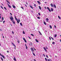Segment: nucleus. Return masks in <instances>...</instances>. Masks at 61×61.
Segmentation results:
<instances>
[{"label":"nucleus","instance_id":"6e6d98bb","mask_svg":"<svg viewBox=\"0 0 61 61\" xmlns=\"http://www.w3.org/2000/svg\"><path fill=\"white\" fill-rule=\"evenodd\" d=\"M55 44V42H52V44Z\"/></svg>","mask_w":61,"mask_h":61},{"label":"nucleus","instance_id":"f3484780","mask_svg":"<svg viewBox=\"0 0 61 61\" xmlns=\"http://www.w3.org/2000/svg\"><path fill=\"white\" fill-rule=\"evenodd\" d=\"M30 7H31V8L32 9H33V6H31V5H30Z\"/></svg>","mask_w":61,"mask_h":61},{"label":"nucleus","instance_id":"5fc2aeb1","mask_svg":"<svg viewBox=\"0 0 61 61\" xmlns=\"http://www.w3.org/2000/svg\"><path fill=\"white\" fill-rule=\"evenodd\" d=\"M49 38L50 39V40H51V38H50V37H49Z\"/></svg>","mask_w":61,"mask_h":61},{"label":"nucleus","instance_id":"c03bdc74","mask_svg":"<svg viewBox=\"0 0 61 61\" xmlns=\"http://www.w3.org/2000/svg\"><path fill=\"white\" fill-rule=\"evenodd\" d=\"M24 41H25V43H26L27 42H26V40H24Z\"/></svg>","mask_w":61,"mask_h":61},{"label":"nucleus","instance_id":"a878e982","mask_svg":"<svg viewBox=\"0 0 61 61\" xmlns=\"http://www.w3.org/2000/svg\"><path fill=\"white\" fill-rule=\"evenodd\" d=\"M4 9L6 10H7V9H6V8H5V7H4Z\"/></svg>","mask_w":61,"mask_h":61},{"label":"nucleus","instance_id":"7ed1b4c3","mask_svg":"<svg viewBox=\"0 0 61 61\" xmlns=\"http://www.w3.org/2000/svg\"><path fill=\"white\" fill-rule=\"evenodd\" d=\"M7 4L8 5V6L9 7L11 8V6L10 5H9L8 4Z\"/></svg>","mask_w":61,"mask_h":61},{"label":"nucleus","instance_id":"ea45409f","mask_svg":"<svg viewBox=\"0 0 61 61\" xmlns=\"http://www.w3.org/2000/svg\"><path fill=\"white\" fill-rule=\"evenodd\" d=\"M48 10H49V12H51V10H50V9Z\"/></svg>","mask_w":61,"mask_h":61},{"label":"nucleus","instance_id":"69168bd1","mask_svg":"<svg viewBox=\"0 0 61 61\" xmlns=\"http://www.w3.org/2000/svg\"><path fill=\"white\" fill-rule=\"evenodd\" d=\"M46 49H48V48H47V47H46Z\"/></svg>","mask_w":61,"mask_h":61},{"label":"nucleus","instance_id":"412c9836","mask_svg":"<svg viewBox=\"0 0 61 61\" xmlns=\"http://www.w3.org/2000/svg\"><path fill=\"white\" fill-rule=\"evenodd\" d=\"M17 21H19V22H20V19H18V20H17Z\"/></svg>","mask_w":61,"mask_h":61},{"label":"nucleus","instance_id":"a211bd4d","mask_svg":"<svg viewBox=\"0 0 61 61\" xmlns=\"http://www.w3.org/2000/svg\"><path fill=\"white\" fill-rule=\"evenodd\" d=\"M51 10L52 12H53V8H51Z\"/></svg>","mask_w":61,"mask_h":61},{"label":"nucleus","instance_id":"473e14b6","mask_svg":"<svg viewBox=\"0 0 61 61\" xmlns=\"http://www.w3.org/2000/svg\"><path fill=\"white\" fill-rule=\"evenodd\" d=\"M45 59L46 61H47V59L46 58H45Z\"/></svg>","mask_w":61,"mask_h":61},{"label":"nucleus","instance_id":"e2e57ef3","mask_svg":"<svg viewBox=\"0 0 61 61\" xmlns=\"http://www.w3.org/2000/svg\"><path fill=\"white\" fill-rule=\"evenodd\" d=\"M5 21H3V23H5Z\"/></svg>","mask_w":61,"mask_h":61},{"label":"nucleus","instance_id":"338daca9","mask_svg":"<svg viewBox=\"0 0 61 61\" xmlns=\"http://www.w3.org/2000/svg\"><path fill=\"white\" fill-rule=\"evenodd\" d=\"M6 2H8V1H7V0H6Z\"/></svg>","mask_w":61,"mask_h":61},{"label":"nucleus","instance_id":"dca6fc26","mask_svg":"<svg viewBox=\"0 0 61 61\" xmlns=\"http://www.w3.org/2000/svg\"><path fill=\"white\" fill-rule=\"evenodd\" d=\"M39 9L41 10V7L40 6H39Z\"/></svg>","mask_w":61,"mask_h":61},{"label":"nucleus","instance_id":"37998d69","mask_svg":"<svg viewBox=\"0 0 61 61\" xmlns=\"http://www.w3.org/2000/svg\"><path fill=\"white\" fill-rule=\"evenodd\" d=\"M15 47H14V49H16V46H15Z\"/></svg>","mask_w":61,"mask_h":61},{"label":"nucleus","instance_id":"49530a36","mask_svg":"<svg viewBox=\"0 0 61 61\" xmlns=\"http://www.w3.org/2000/svg\"><path fill=\"white\" fill-rule=\"evenodd\" d=\"M17 23L18 24H19V21H18V20H17Z\"/></svg>","mask_w":61,"mask_h":61},{"label":"nucleus","instance_id":"ddd939ff","mask_svg":"<svg viewBox=\"0 0 61 61\" xmlns=\"http://www.w3.org/2000/svg\"><path fill=\"white\" fill-rule=\"evenodd\" d=\"M37 2L38 3V4H39V5H40V4H41V3H40V2L39 1H37Z\"/></svg>","mask_w":61,"mask_h":61},{"label":"nucleus","instance_id":"c756f323","mask_svg":"<svg viewBox=\"0 0 61 61\" xmlns=\"http://www.w3.org/2000/svg\"><path fill=\"white\" fill-rule=\"evenodd\" d=\"M20 25H21V26H23V25H22V23H20Z\"/></svg>","mask_w":61,"mask_h":61},{"label":"nucleus","instance_id":"680f3d73","mask_svg":"<svg viewBox=\"0 0 61 61\" xmlns=\"http://www.w3.org/2000/svg\"><path fill=\"white\" fill-rule=\"evenodd\" d=\"M44 8L46 9V7H44Z\"/></svg>","mask_w":61,"mask_h":61},{"label":"nucleus","instance_id":"1a4fd4ad","mask_svg":"<svg viewBox=\"0 0 61 61\" xmlns=\"http://www.w3.org/2000/svg\"><path fill=\"white\" fill-rule=\"evenodd\" d=\"M53 5H54V7H55V8H56V5H55V4H54Z\"/></svg>","mask_w":61,"mask_h":61},{"label":"nucleus","instance_id":"39448f33","mask_svg":"<svg viewBox=\"0 0 61 61\" xmlns=\"http://www.w3.org/2000/svg\"><path fill=\"white\" fill-rule=\"evenodd\" d=\"M29 45L30 46H32V43L31 42H30L29 44Z\"/></svg>","mask_w":61,"mask_h":61},{"label":"nucleus","instance_id":"4d7b16f0","mask_svg":"<svg viewBox=\"0 0 61 61\" xmlns=\"http://www.w3.org/2000/svg\"><path fill=\"white\" fill-rule=\"evenodd\" d=\"M43 56H46L45 55L43 54Z\"/></svg>","mask_w":61,"mask_h":61},{"label":"nucleus","instance_id":"20e7f679","mask_svg":"<svg viewBox=\"0 0 61 61\" xmlns=\"http://www.w3.org/2000/svg\"><path fill=\"white\" fill-rule=\"evenodd\" d=\"M51 7H54V5L52 3H51Z\"/></svg>","mask_w":61,"mask_h":61},{"label":"nucleus","instance_id":"f8f14e48","mask_svg":"<svg viewBox=\"0 0 61 61\" xmlns=\"http://www.w3.org/2000/svg\"><path fill=\"white\" fill-rule=\"evenodd\" d=\"M12 21L14 24H15V20H13V21Z\"/></svg>","mask_w":61,"mask_h":61},{"label":"nucleus","instance_id":"bf43d9fd","mask_svg":"<svg viewBox=\"0 0 61 61\" xmlns=\"http://www.w3.org/2000/svg\"><path fill=\"white\" fill-rule=\"evenodd\" d=\"M0 31H2V29H0Z\"/></svg>","mask_w":61,"mask_h":61},{"label":"nucleus","instance_id":"b1692460","mask_svg":"<svg viewBox=\"0 0 61 61\" xmlns=\"http://www.w3.org/2000/svg\"><path fill=\"white\" fill-rule=\"evenodd\" d=\"M36 42H37L38 43L39 42V41H38L37 40V39H36Z\"/></svg>","mask_w":61,"mask_h":61},{"label":"nucleus","instance_id":"9d476101","mask_svg":"<svg viewBox=\"0 0 61 61\" xmlns=\"http://www.w3.org/2000/svg\"><path fill=\"white\" fill-rule=\"evenodd\" d=\"M15 17L16 20V21H17V18H16V16H15Z\"/></svg>","mask_w":61,"mask_h":61},{"label":"nucleus","instance_id":"774afa93","mask_svg":"<svg viewBox=\"0 0 61 61\" xmlns=\"http://www.w3.org/2000/svg\"><path fill=\"white\" fill-rule=\"evenodd\" d=\"M34 61H36V60L34 59Z\"/></svg>","mask_w":61,"mask_h":61},{"label":"nucleus","instance_id":"09e8293b","mask_svg":"<svg viewBox=\"0 0 61 61\" xmlns=\"http://www.w3.org/2000/svg\"><path fill=\"white\" fill-rule=\"evenodd\" d=\"M13 45L14 46H15V44H14V43H13Z\"/></svg>","mask_w":61,"mask_h":61},{"label":"nucleus","instance_id":"c85d7f7f","mask_svg":"<svg viewBox=\"0 0 61 61\" xmlns=\"http://www.w3.org/2000/svg\"><path fill=\"white\" fill-rule=\"evenodd\" d=\"M23 34H25V31H23Z\"/></svg>","mask_w":61,"mask_h":61},{"label":"nucleus","instance_id":"a18cd8bd","mask_svg":"<svg viewBox=\"0 0 61 61\" xmlns=\"http://www.w3.org/2000/svg\"><path fill=\"white\" fill-rule=\"evenodd\" d=\"M38 14L39 15H41L40 14V13H38Z\"/></svg>","mask_w":61,"mask_h":61},{"label":"nucleus","instance_id":"5701e85b","mask_svg":"<svg viewBox=\"0 0 61 61\" xmlns=\"http://www.w3.org/2000/svg\"><path fill=\"white\" fill-rule=\"evenodd\" d=\"M49 26L51 29H52V26H51V25H50Z\"/></svg>","mask_w":61,"mask_h":61},{"label":"nucleus","instance_id":"4c0bfd02","mask_svg":"<svg viewBox=\"0 0 61 61\" xmlns=\"http://www.w3.org/2000/svg\"><path fill=\"white\" fill-rule=\"evenodd\" d=\"M47 9H48V10H49L50 9L48 7H47Z\"/></svg>","mask_w":61,"mask_h":61},{"label":"nucleus","instance_id":"a19ab883","mask_svg":"<svg viewBox=\"0 0 61 61\" xmlns=\"http://www.w3.org/2000/svg\"><path fill=\"white\" fill-rule=\"evenodd\" d=\"M37 18H38V19H40V17H37Z\"/></svg>","mask_w":61,"mask_h":61},{"label":"nucleus","instance_id":"aec40b11","mask_svg":"<svg viewBox=\"0 0 61 61\" xmlns=\"http://www.w3.org/2000/svg\"><path fill=\"white\" fill-rule=\"evenodd\" d=\"M4 17H3L2 18V20H1V21H0V22H3V20H4Z\"/></svg>","mask_w":61,"mask_h":61},{"label":"nucleus","instance_id":"052dcab7","mask_svg":"<svg viewBox=\"0 0 61 61\" xmlns=\"http://www.w3.org/2000/svg\"><path fill=\"white\" fill-rule=\"evenodd\" d=\"M10 14L11 15H12V13H10Z\"/></svg>","mask_w":61,"mask_h":61},{"label":"nucleus","instance_id":"13d9d810","mask_svg":"<svg viewBox=\"0 0 61 61\" xmlns=\"http://www.w3.org/2000/svg\"><path fill=\"white\" fill-rule=\"evenodd\" d=\"M28 37H29V38L30 39H31V38H30V37H29V36H28Z\"/></svg>","mask_w":61,"mask_h":61},{"label":"nucleus","instance_id":"79ce46f5","mask_svg":"<svg viewBox=\"0 0 61 61\" xmlns=\"http://www.w3.org/2000/svg\"><path fill=\"white\" fill-rule=\"evenodd\" d=\"M12 34H14V31H12Z\"/></svg>","mask_w":61,"mask_h":61},{"label":"nucleus","instance_id":"393cba45","mask_svg":"<svg viewBox=\"0 0 61 61\" xmlns=\"http://www.w3.org/2000/svg\"><path fill=\"white\" fill-rule=\"evenodd\" d=\"M39 33H40V34L41 35H42V34L40 32V31H39Z\"/></svg>","mask_w":61,"mask_h":61},{"label":"nucleus","instance_id":"3c124183","mask_svg":"<svg viewBox=\"0 0 61 61\" xmlns=\"http://www.w3.org/2000/svg\"><path fill=\"white\" fill-rule=\"evenodd\" d=\"M23 39L24 41L25 40V39L24 38H23Z\"/></svg>","mask_w":61,"mask_h":61},{"label":"nucleus","instance_id":"58836bf2","mask_svg":"<svg viewBox=\"0 0 61 61\" xmlns=\"http://www.w3.org/2000/svg\"><path fill=\"white\" fill-rule=\"evenodd\" d=\"M34 6H35V7H36V4H34Z\"/></svg>","mask_w":61,"mask_h":61},{"label":"nucleus","instance_id":"7c9ffc66","mask_svg":"<svg viewBox=\"0 0 61 61\" xmlns=\"http://www.w3.org/2000/svg\"><path fill=\"white\" fill-rule=\"evenodd\" d=\"M51 39H52V40H54V38H53V37H51Z\"/></svg>","mask_w":61,"mask_h":61},{"label":"nucleus","instance_id":"2f4dec72","mask_svg":"<svg viewBox=\"0 0 61 61\" xmlns=\"http://www.w3.org/2000/svg\"><path fill=\"white\" fill-rule=\"evenodd\" d=\"M55 37H56V36H57V35H56V34L55 35Z\"/></svg>","mask_w":61,"mask_h":61},{"label":"nucleus","instance_id":"423d86ee","mask_svg":"<svg viewBox=\"0 0 61 61\" xmlns=\"http://www.w3.org/2000/svg\"><path fill=\"white\" fill-rule=\"evenodd\" d=\"M46 22H48V20H49L48 19V18H47V19H46Z\"/></svg>","mask_w":61,"mask_h":61},{"label":"nucleus","instance_id":"4468645a","mask_svg":"<svg viewBox=\"0 0 61 61\" xmlns=\"http://www.w3.org/2000/svg\"><path fill=\"white\" fill-rule=\"evenodd\" d=\"M1 56L3 57V58H4V59H5V56H4L3 55H2V56Z\"/></svg>","mask_w":61,"mask_h":61},{"label":"nucleus","instance_id":"0eeeda50","mask_svg":"<svg viewBox=\"0 0 61 61\" xmlns=\"http://www.w3.org/2000/svg\"><path fill=\"white\" fill-rule=\"evenodd\" d=\"M13 60H14V61H16V59H15V56Z\"/></svg>","mask_w":61,"mask_h":61},{"label":"nucleus","instance_id":"9b49d317","mask_svg":"<svg viewBox=\"0 0 61 61\" xmlns=\"http://www.w3.org/2000/svg\"><path fill=\"white\" fill-rule=\"evenodd\" d=\"M12 6L13 8H15V5H13Z\"/></svg>","mask_w":61,"mask_h":61},{"label":"nucleus","instance_id":"4be33fe9","mask_svg":"<svg viewBox=\"0 0 61 61\" xmlns=\"http://www.w3.org/2000/svg\"><path fill=\"white\" fill-rule=\"evenodd\" d=\"M48 61H52L51 60V59H48Z\"/></svg>","mask_w":61,"mask_h":61},{"label":"nucleus","instance_id":"e433bc0d","mask_svg":"<svg viewBox=\"0 0 61 61\" xmlns=\"http://www.w3.org/2000/svg\"><path fill=\"white\" fill-rule=\"evenodd\" d=\"M46 56L47 58H48V56H47V55H46Z\"/></svg>","mask_w":61,"mask_h":61},{"label":"nucleus","instance_id":"bb28decb","mask_svg":"<svg viewBox=\"0 0 61 61\" xmlns=\"http://www.w3.org/2000/svg\"><path fill=\"white\" fill-rule=\"evenodd\" d=\"M58 17L59 18V19H61V18L59 16H58Z\"/></svg>","mask_w":61,"mask_h":61},{"label":"nucleus","instance_id":"72a5a7b5","mask_svg":"<svg viewBox=\"0 0 61 61\" xmlns=\"http://www.w3.org/2000/svg\"><path fill=\"white\" fill-rule=\"evenodd\" d=\"M0 7L2 9H4V8H3V7L2 6H1Z\"/></svg>","mask_w":61,"mask_h":61},{"label":"nucleus","instance_id":"f704fd0d","mask_svg":"<svg viewBox=\"0 0 61 61\" xmlns=\"http://www.w3.org/2000/svg\"><path fill=\"white\" fill-rule=\"evenodd\" d=\"M31 36H34V35L32 34H31Z\"/></svg>","mask_w":61,"mask_h":61},{"label":"nucleus","instance_id":"f03ea898","mask_svg":"<svg viewBox=\"0 0 61 61\" xmlns=\"http://www.w3.org/2000/svg\"><path fill=\"white\" fill-rule=\"evenodd\" d=\"M30 49H31V51H32V52H34V49H33V48H30Z\"/></svg>","mask_w":61,"mask_h":61},{"label":"nucleus","instance_id":"603ef678","mask_svg":"<svg viewBox=\"0 0 61 61\" xmlns=\"http://www.w3.org/2000/svg\"><path fill=\"white\" fill-rule=\"evenodd\" d=\"M21 7V8H22V9H23V10H24V8H23V7Z\"/></svg>","mask_w":61,"mask_h":61},{"label":"nucleus","instance_id":"8fccbe9b","mask_svg":"<svg viewBox=\"0 0 61 61\" xmlns=\"http://www.w3.org/2000/svg\"><path fill=\"white\" fill-rule=\"evenodd\" d=\"M26 49H28V48H27V46H26Z\"/></svg>","mask_w":61,"mask_h":61},{"label":"nucleus","instance_id":"864d4df0","mask_svg":"<svg viewBox=\"0 0 61 61\" xmlns=\"http://www.w3.org/2000/svg\"><path fill=\"white\" fill-rule=\"evenodd\" d=\"M54 27H55V28H56V25H54Z\"/></svg>","mask_w":61,"mask_h":61},{"label":"nucleus","instance_id":"c9c22d12","mask_svg":"<svg viewBox=\"0 0 61 61\" xmlns=\"http://www.w3.org/2000/svg\"><path fill=\"white\" fill-rule=\"evenodd\" d=\"M17 42L18 43H20V41H19V40H18Z\"/></svg>","mask_w":61,"mask_h":61},{"label":"nucleus","instance_id":"6e6552de","mask_svg":"<svg viewBox=\"0 0 61 61\" xmlns=\"http://www.w3.org/2000/svg\"><path fill=\"white\" fill-rule=\"evenodd\" d=\"M43 49L45 50V51H46H46H47V50H46V48H45V47H43Z\"/></svg>","mask_w":61,"mask_h":61},{"label":"nucleus","instance_id":"de8ad7c7","mask_svg":"<svg viewBox=\"0 0 61 61\" xmlns=\"http://www.w3.org/2000/svg\"><path fill=\"white\" fill-rule=\"evenodd\" d=\"M0 56H2V55L0 53Z\"/></svg>","mask_w":61,"mask_h":61},{"label":"nucleus","instance_id":"cd10ccee","mask_svg":"<svg viewBox=\"0 0 61 61\" xmlns=\"http://www.w3.org/2000/svg\"><path fill=\"white\" fill-rule=\"evenodd\" d=\"M32 53L33 55H34V56H36V55H35V54H34V52H32Z\"/></svg>","mask_w":61,"mask_h":61},{"label":"nucleus","instance_id":"f257e3e1","mask_svg":"<svg viewBox=\"0 0 61 61\" xmlns=\"http://www.w3.org/2000/svg\"><path fill=\"white\" fill-rule=\"evenodd\" d=\"M10 20L12 21H13V20H14V18H13V17H11V18L10 17Z\"/></svg>","mask_w":61,"mask_h":61},{"label":"nucleus","instance_id":"6ab92c4d","mask_svg":"<svg viewBox=\"0 0 61 61\" xmlns=\"http://www.w3.org/2000/svg\"><path fill=\"white\" fill-rule=\"evenodd\" d=\"M0 58H1V60H2V61H4V60L3 59V58L2 57H1Z\"/></svg>","mask_w":61,"mask_h":61},{"label":"nucleus","instance_id":"0e129e2a","mask_svg":"<svg viewBox=\"0 0 61 61\" xmlns=\"http://www.w3.org/2000/svg\"><path fill=\"white\" fill-rule=\"evenodd\" d=\"M7 53H9V51H7Z\"/></svg>","mask_w":61,"mask_h":61},{"label":"nucleus","instance_id":"2eb2a0df","mask_svg":"<svg viewBox=\"0 0 61 61\" xmlns=\"http://www.w3.org/2000/svg\"><path fill=\"white\" fill-rule=\"evenodd\" d=\"M44 24L45 25H46V22L45 21L44 22Z\"/></svg>","mask_w":61,"mask_h":61}]
</instances>
